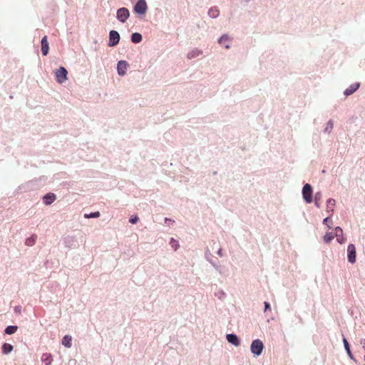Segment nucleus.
Here are the masks:
<instances>
[{"label":"nucleus","mask_w":365,"mask_h":365,"mask_svg":"<svg viewBox=\"0 0 365 365\" xmlns=\"http://www.w3.org/2000/svg\"><path fill=\"white\" fill-rule=\"evenodd\" d=\"M312 186L308 183L305 184L302 189V195L307 203H311L312 202Z\"/></svg>","instance_id":"6"},{"label":"nucleus","mask_w":365,"mask_h":365,"mask_svg":"<svg viewBox=\"0 0 365 365\" xmlns=\"http://www.w3.org/2000/svg\"><path fill=\"white\" fill-rule=\"evenodd\" d=\"M55 76L56 81L59 83H63L68 79V71L65 67L61 66L59 68L56 69Z\"/></svg>","instance_id":"2"},{"label":"nucleus","mask_w":365,"mask_h":365,"mask_svg":"<svg viewBox=\"0 0 365 365\" xmlns=\"http://www.w3.org/2000/svg\"><path fill=\"white\" fill-rule=\"evenodd\" d=\"M335 237L339 243L342 244L346 241V237L343 235V230L340 227L335 229Z\"/></svg>","instance_id":"10"},{"label":"nucleus","mask_w":365,"mask_h":365,"mask_svg":"<svg viewBox=\"0 0 365 365\" xmlns=\"http://www.w3.org/2000/svg\"><path fill=\"white\" fill-rule=\"evenodd\" d=\"M138 217L137 216H134L130 218L129 221L132 224H135L138 222Z\"/></svg>","instance_id":"31"},{"label":"nucleus","mask_w":365,"mask_h":365,"mask_svg":"<svg viewBox=\"0 0 365 365\" xmlns=\"http://www.w3.org/2000/svg\"><path fill=\"white\" fill-rule=\"evenodd\" d=\"M268 309L269 310L270 309V305L268 302H264V312H267Z\"/></svg>","instance_id":"32"},{"label":"nucleus","mask_w":365,"mask_h":365,"mask_svg":"<svg viewBox=\"0 0 365 365\" xmlns=\"http://www.w3.org/2000/svg\"><path fill=\"white\" fill-rule=\"evenodd\" d=\"M129 64L126 61L120 60L117 63V73L120 76H124L126 74V71Z\"/></svg>","instance_id":"7"},{"label":"nucleus","mask_w":365,"mask_h":365,"mask_svg":"<svg viewBox=\"0 0 365 365\" xmlns=\"http://www.w3.org/2000/svg\"><path fill=\"white\" fill-rule=\"evenodd\" d=\"M348 252V261L350 263L356 262V247L353 244H350L347 248Z\"/></svg>","instance_id":"8"},{"label":"nucleus","mask_w":365,"mask_h":365,"mask_svg":"<svg viewBox=\"0 0 365 365\" xmlns=\"http://www.w3.org/2000/svg\"><path fill=\"white\" fill-rule=\"evenodd\" d=\"M334 235L331 232H328V233H326V235L324 236L323 239L326 243H329L334 239Z\"/></svg>","instance_id":"25"},{"label":"nucleus","mask_w":365,"mask_h":365,"mask_svg":"<svg viewBox=\"0 0 365 365\" xmlns=\"http://www.w3.org/2000/svg\"><path fill=\"white\" fill-rule=\"evenodd\" d=\"M208 15L210 17L215 19L220 15V11L216 6L212 7L208 11Z\"/></svg>","instance_id":"16"},{"label":"nucleus","mask_w":365,"mask_h":365,"mask_svg":"<svg viewBox=\"0 0 365 365\" xmlns=\"http://www.w3.org/2000/svg\"><path fill=\"white\" fill-rule=\"evenodd\" d=\"M71 336L66 335L62 340V344L66 347L70 348L71 346Z\"/></svg>","instance_id":"18"},{"label":"nucleus","mask_w":365,"mask_h":365,"mask_svg":"<svg viewBox=\"0 0 365 365\" xmlns=\"http://www.w3.org/2000/svg\"><path fill=\"white\" fill-rule=\"evenodd\" d=\"M321 194L319 192L316 193L314 197V204L317 207H319V200H321Z\"/></svg>","instance_id":"27"},{"label":"nucleus","mask_w":365,"mask_h":365,"mask_svg":"<svg viewBox=\"0 0 365 365\" xmlns=\"http://www.w3.org/2000/svg\"><path fill=\"white\" fill-rule=\"evenodd\" d=\"M17 329V326H9L6 328L5 332L7 334H13L16 331Z\"/></svg>","instance_id":"23"},{"label":"nucleus","mask_w":365,"mask_h":365,"mask_svg":"<svg viewBox=\"0 0 365 365\" xmlns=\"http://www.w3.org/2000/svg\"><path fill=\"white\" fill-rule=\"evenodd\" d=\"M37 239V236L36 235H33L31 237H29L26 240L25 244L27 246H32L34 245L36 240Z\"/></svg>","instance_id":"20"},{"label":"nucleus","mask_w":365,"mask_h":365,"mask_svg":"<svg viewBox=\"0 0 365 365\" xmlns=\"http://www.w3.org/2000/svg\"><path fill=\"white\" fill-rule=\"evenodd\" d=\"M134 12L139 15H143L148 10V5L145 0H138L135 3L134 8Z\"/></svg>","instance_id":"1"},{"label":"nucleus","mask_w":365,"mask_h":365,"mask_svg":"<svg viewBox=\"0 0 365 365\" xmlns=\"http://www.w3.org/2000/svg\"><path fill=\"white\" fill-rule=\"evenodd\" d=\"M14 347L11 344L8 343H4L2 346V352L4 354H7L10 353L13 350Z\"/></svg>","instance_id":"17"},{"label":"nucleus","mask_w":365,"mask_h":365,"mask_svg":"<svg viewBox=\"0 0 365 365\" xmlns=\"http://www.w3.org/2000/svg\"><path fill=\"white\" fill-rule=\"evenodd\" d=\"M226 339L228 340V334L226 335Z\"/></svg>","instance_id":"34"},{"label":"nucleus","mask_w":365,"mask_h":365,"mask_svg":"<svg viewBox=\"0 0 365 365\" xmlns=\"http://www.w3.org/2000/svg\"><path fill=\"white\" fill-rule=\"evenodd\" d=\"M56 200V195L53 193L46 194L43 197V201L46 205H51Z\"/></svg>","instance_id":"14"},{"label":"nucleus","mask_w":365,"mask_h":365,"mask_svg":"<svg viewBox=\"0 0 365 365\" xmlns=\"http://www.w3.org/2000/svg\"><path fill=\"white\" fill-rule=\"evenodd\" d=\"M218 43L228 49V34H223L217 41Z\"/></svg>","instance_id":"13"},{"label":"nucleus","mask_w":365,"mask_h":365,"mask_svg":"<svg viewBox=\"0 0 365 365\" xmlns=\"http://www.w3.org/2000/svg\"><path fill=\"white\" fill-rule=\"evenodd\" d=\"M142 40H143V36L141 34H140L138 32L133 33L130 36V41L133 43H139L142 41Z\"/></svg>","instance_id":"12"},{"label":"nucleus","mask_w":365,"mask_h":365,"mask_svg":"<svg viewBox=\"0 0 365 365\" xmlns=\"http://www.w3.org/2000/svg\"><path fill=\"white\" fill-rule=\"evenodd\" d=\"M230 343L235 346H238L240 344V341L236 335L230 334Z\"/></svg>","instance_id":"22"},{"label":"nucleus","mask_w":365,"mask_h":365,"mask_svg":"<svg viewBox=\"0 0 365 365\" xmlns=\"http://www.w3.org/2000/svg\"><path fill=\"white\" fill-rule=\"evenodd\" d=\"M120 36L119 33L115 30H111L109 32V40L108 46L110 47H114L117 46L120 41Z\"/></svg>","instance_id":"4"},{"label":"nucleus","mask_w":365,"mask_h":365,"mask_svg":"<svg viewBox=\"0 0 365 365\" xmlns=\"http://www.w3.org/2000/svg\"><path fill=\"white\" fill-rule=\"evenodd\" d=\"M331 222V220L330 219L329 217H326L324 220H323V223L324 225H327L329 227H330L329 226V223Z\"/></svg>","instance_id":"29"},{"label":"nucleus","mask_w":365,"mask_h":365,"mask_svg":"<svg viewBox=\"0 0 365 365\" xmlns=\"http://www.w3.org/2000/svg\"><path fill=\"white\" fill-rule=\"evenodd\" d=\"M170 245H171L172 247L174 248L175 250H176L179 246L178 244V242L174 239H171Z\"/></svg>","instance_id":"28"},{"label":"nucleus","mask_w":365,"mask_h":365,"mask_svg":"<svg viewBox=\"0 0 365 365\" xmlns=\"http://www.w3.org/2000/svg\"><path fill=\"white\" fill-rule=\"evenodd\" d=\"M42 361H43L46 365H50L52 361L51 355L50 354H43L41 356Z\"/></svg>","instance_id":"19"},{"label":"nucleus","mask_w":365,"mask_h":365,"mask_svg":"<svg viewBox=\"0 0 365 365\" xmlns=\"http://www.w3.org/2000/svg\"><path fill=\"white\" fill-rule=\"evenodd\" d=\"M263 349L264 345L261 340L255 339L252 342L250 349L252 354L259 356L262 354Z\"/></svg>","instance_id":"5"},{"label":"nucleus","mask_w":365,"mask_h":365,"mask_svg":"<svg viewBox=\"0 0 365 365\" xmlns=\"http://www.w3.org/2000/svg\"><path fill=\"white\" fill-rule=\"evenodd\" d=\"M130 17V11L125 7H121L117 10L116 18L120 23H125Z\"/></svg>","instance_id":"3"},{"label":"nucleus","mask_w":365,"mask_h":365,"mask_svg":"<svg viewBox=\"0 0 365 365\" xmlns=\"http://www.w3.org/2000/svg\"><path fill=\"white\" fill-rule=\"evenodd\" d=\"M217 253L219 254L220 256H221V250L220 249H218Z\"/></svg>","instance_id":"33"},{"label":"nucleus","mask_w":365,"mask_h":365,"mask_svg":"<svg viewBox=\"0 0 365 365\" xmlns=\"http://www.w3.org/2000/svg\"><path fill=\"white\" fill-rule=\"evenodd\" d=\"M202 51L201 50L195 48L187 53V57L188 59H192L199 56L200 54H202Z\"/></svg>","instance_id":"15"},{"label":"nucleus","mask_w":365,"mask_h":365,"mask_svg":"<svg viewBox=\"0 0 365 365\" xmlns=\"http://www.w3.org/2000/svg\"><path fill=\"white\" fill-rule=\"evenodd\" d=\"M343 342H344V348H345V349H346L349 356L350 357V359H354V356H353V355H352V354L351 352V350H350V348H349V344L347 340L345 338H344Z\"/></svg>","instance_id":"21"},{"label":"nucleus","mask_w":365,"mask_h":365,"mask_svg":"<svg viewBox=\"0 0 365 365\" xmlns=\"http://www.w3.org/2000/svg\"><path fill=\"white\" fill-rule=\"evenodd\" d=\"M334 205H335V200L331 198L327 200V205L328 212L329 211L333 212Z\"/></svg>","instance_id":"24"},{"label":"nucleus","mask_w":365,"mask_h":365,"mask_svg":"<svg viewBox=\"0 0 365 365\" xmlns=\"http://www.w3.org/2000/svg\"><path fill=\"white\" fill-rule=\"evenodd\" d=\"M359 83L351 84L349 88L344 91V95L348 96L354 93L359 88Z\"/></svg>","instance_id":"11"},{"label":"nucleus","mask_w":365,"mask_h":365,"mask_svg":"<svg viewBox=\"0 0 365 365\" xmlns=\"http://www.w3.org/2000/svg\"><path fill=\"white\" fill-rule=\"evenodd\" d=\"M333 128V124L331 122H329L327 128H325V131L329 133Z\"/></svg>","instance_id":"30"},{"label":"nucleus","mask_w":365,"mask_h":365,"mask_svg":"<svg viewBox=\"0 0 365 365\" xmlns=\"http://www.w3.org/2000/svg\"><path fill=\"white\" fill-rule=\"evenodd\" d=\"M41 52L43 56H47L49 51V44L48 42L47 36H44L41 41Z\"/></svg>","instance_id":"9"},{"label":"nucleus","mask_w":365,"mask_h":365,"mask_svg":"<svg viewBox=\"0 0 365 365\" xmlns=\"http://www.w3.org/2000/svg\"><path fill=\"white\" fill-rule=\"evenodd\" d=\"M99 216H100L99 212H91L90 214H85V215H84V217L86 218H91V217L96 218V217H98Z\"/></svg>","instance_id":"26"}]
</instances>
